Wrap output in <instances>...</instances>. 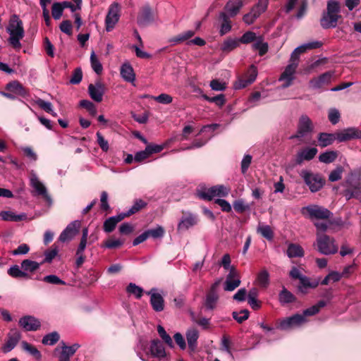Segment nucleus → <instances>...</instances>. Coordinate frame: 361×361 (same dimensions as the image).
I'll return each mask as SVG.
<instances>
[{
    "instance_id": "f257e3e1",
    "label": "nucleus",
    "mask_w": 361,
    "mask_h": 361,
    "mask_svg": "<svg viewBox=\"0 0 361 361\" xmlns=\"http://www.w3.org/2000/svg\"><path fill=\"white\" fill-rule=\"evenodd\" d=\"M322 46V42L319 41H314L304 44L295 49L291 54L290 63L286 67L284 71L281 73L279 78V81L283 82L281 85L282 88H287L292 85L293 81L295 79V71L298 66L300 54L305 52L307 50L317 49Z\"/></svg>"
},
{
    "instance_id": "f03ea898",
    "label": "nucleus",
    "mask_w": 361,
    "mask_h": 361,
    "mask_svg": "<svg viewBox=\"0 0 361 361\" xmlns=\"http://www.w3.org/2000/svg\"><path fill=\"white\" fill-rule=\"evenodd\" d=\"M340 5L334 0L327 2L326 11L324 12L320 20L321 26L324 29L336 27L339 18H341Z\"/></svg>"
},
{
    "instance_id": "7ed1b4c3",
    "label": "nucleus",
    "mask_w": 361,
    "mask_h": 361,
    "mask_svg": "<svg viewBox=\"0 0 361 361\" xmlns=\"http://www.w3.org/2000/svg\"><path fill=\"white\" fill-rule=\"evenodd\" d=\"M7 32L10 35L8 39L9 43L14 48L20 49L21 44L20 41L24 37V29L23 22L18 16L13 15L11 16L7 27Z\"/></svg>"
},
{
    "instance_id": "20e7f679",
    "label": "nucleus",
    "mask_w": 361,
    "mask_h": 361,
    "mask_svg": "<svg viewBox=\"0 0 361 361\" xmlns=\"http://www.w3.org/2000/svg\"><path fill=\"white\" fill-rule=\"evenodd\" d=\"M230 188L224 185H216L211 188H203L197 190V196L204 200L211 201L214 197H226Z\"/></svg>"
},
{
    "instance_id": "39448f33",
    "label": "nucleus",
    "mask_w": 361,
    "mask_h": 361,
    "mask_svg": "<svg viewBox=\"0 0 361 361\" xmlns=\"http://www.w3.org/2000/svg\"><path fill=\"white\" fill-rule=\"evenodd\" d=\"M314 130V125L307 115H302L298 121L296 133L290 137V139H298L305 141Z\"/></svg>"
},
{
    "instance_id": "423d86ee",
    "label": "nucleus",
    "mask_w": 361,
    "mask_h": 361,
    "mask_svg": "<svg viewBox=\"0 0 361 361\" xmlns=\"http://www.w3.org/2000/svg\"><path fill=\"white\" fill-rule=\"evenodd\" d=\"M317 245L318 251L325 255L335 254L338 250L334 239L325 234L317 233Z\"/></svg>"
},
{
    "instance_id": "0eeeda50",
    "label": "nucleus",
    "mask_w": 361,
    "mask_h": 361,
    "mask_svg": "<svg viewBox=\"0 0 361 361\" xmlns=\"http://www.w3.org/2000/svg\"><path fill=\"white\" fill-rule=\"evenodd\" d=\"M301 213L302 215L307 216L312 220L329 219L332 216V213L329 209L317 204H311L302 207Z\"/></svg>"
},
{
    "instance_id": "6e6552de",
    "label": "nucleus",
    "mask_w": 361,
    "mask_h": 361,
    "mask_svg": "<svg viewBox=\"0 0 361 361\" xmlns=\"http://www.w3.org/2000/svg\"><path fill=\"white\" fill-rule=\"evenodd\" d=\"M300 176L312 192L319 191L324 185V180L318 173H314L308 170H302Z\"/></svg>"
},
{
    "instance_id": "1a4fd4ad",
    "label": "nucleus",
    "mask_w": 361,
    "mask_h": 361,
    "mask_svg": "<svg viewBox=\"0 0 361 361\" xmlns=\"http://www.w3.org/2000/svg\"><path fill=\"white\" fill-rule=\"evenodd\" d=\"M306 322L307 319L303 315L296 314L279 321L277 327L281 330L287 331L299 327Z\"/></svg>"
},
{
    "instance_id": "9d476101",
    "label": "nucleus",
    "mask_w": 361,
    "mask_h": 361,
    "mask_svg": "<svg viewBox=\"0 0 361 361\" xmlns=\"http://www.w3.org/2000/svg\"><path fill=\"white\" fill-rule=\"evenodd\" d=\"M30 186L34 189V195L42 196L47 202H51V199L47 192V188L33 171L30 175Z\"/></svg>"
},
{
    "instance_id": "9b49d317",
    "label": "nucleus",
    "mask_w": 361,
    "mask_h": 361,
    "mask_svg": "<svg viewBox=\"0 0 361 361\" xmlns=\"http://www.w3.org/2000/svg\"><path fill=\"white\" fill-rule=\"evenodd\" d=\"M121 7L118 3L110 5L105 18V26L107 32H111L118 22L120 18Z\"/></svg>"
},
{
    "instance_id": "f8f14e48",
    "label": "nucleus",
    "mask_w": 361,
    "mask_h": 361,
    "mask_svg": "<svg viewBox=\"0 0 361 361\" xmlns=\"http://www.w3.org/2000/svg\"><path fill=\"white\" fill-rule=\"evenodd\" d=\"M343 187L356 189L361 185V169H355L350 170L346 175L342 183Z\"/></svg>"
},
{
    "instance_id": "ddd939ff",
    "label": "nucleus",
    "mask_w": 361,
    "mask_h": 361,
    "mask_svg": "<svg viewBox=\"0 0 361 361\" xmlns=\"http://www.w3.org/2000/svg\"><path fill=\"white\" fill-rule=\"evenodd\" d=\"M220 280L215 281L211 286L210 290L207 293L205 298L204 305L207 310H214L219 300V295L217 288L220 283Z\"/></svg>"
},
{
    "instance_id": "4468645a",
    "label": "nucleus",
    "mask_w": 361,
    "mask_h": 361,
    "mask_svg": "<svg viewBox=\"0 0 361 361\" xmlns=\"http://www.w3.org/2000/svg\"><path fill=\"white\" fill-rule=\"evenodd\" d=\"M337 140L340 142L350 140L360 139L361 130L357 128H348L336 132Z\"/></svg>"
},
{
    "instance_id": "2eb2a0df",
    "label": "nucleus",
    "mask_w": 361,
    "mask_h": 361,
    "mask_svg": "<svg viewBox=\"0 0 361 361\" xmlns=\"http://www.w3.org/2000/svg\"><path fill=\"white\" fill-rule=\"evenodd\" d=\"M80 225V221H74L70 223L60 234L59 240L62 243L72 240L78 233Z\"/></svg>"
},
{
    "instance_id": "dca6fc26",
    "label": "nucleus",
    "mask_w": 361,
    "mask_h": 361,
    "mask_svg": "<svg viewBox=\"0 0 361 361\" xmlns=\"http://www.w3.org/2000/svg\"><path fill=\"white\" fill-rule=\"evenodd\" d=\"M334 75V71H327L320 75L319 77L313 78L310 80V87L314 90L322 88L324 85L331 82Z\"/></svg>"
},
{
    "instance_id": "f3484780",
    "label": "nucleus",
    "mask_w": 361,
    "mask_h": 361,
    "mask_svg": "<svg viewBox=\"0 0 361 361\" xmlns=\"http://www.w3.org/2000/svg\"><path fill=\"white\" fill-rule=\"evenodd\" d=\"M257 75V67L254 65H251L247 72L245 73L244 78L239 80L238 82L235 85V88H244L252 84L256 80Z\"/></svg>"
},
{
    "instance_id": "a211bd4d",
    "label": "nucleus",
    "mask_w": 361,
    "mask_h": 361,
    "mask_svg": "<svg viewBox=\"0 0 361 361\" xmlns=\"http://www.w3.org/2000/svg\"><path fill=\"white\" fill-rule=\"evenodd\" d=\"M20 326L27 331H37L40 326V322L32 316H25L19 320Z\"/></svg>"
},
{
    "instance_id": "6ab92c4d",
    "label": "nucleus",
    "mask_w": 361,
    "mask_h": 361,
    "mask_svg": "<svg viewBox=\"0 0 361 361\" xmlns=\"http://www.w3.org/2000/svg\"><path fill=\"white\" fill-rule=\"evenodd\" d=\"M197 216L192 213H185L182 218L179 224H178V230L183 231L187 230L189 228L196 225L197 224Z\"/></svg>"
},
{
    "instance_id": "aec40b11",
    "label": "nucleus",
    "mask_w": 361,
    "mask_h": 361,
    "mask_svg": "<svg viewBox=\"0 0 361 361\" xmlns=\"http://www.w3.org/2000/svg\"><path fill=\"white\" fill-rule=\"evenodd\" d=\"M153 20V12L149 5L142 8L137 16V23L140 25L145 26Z\"/></svg>"
},
{
    "instance_id": "412c9836",
    "label": "nucleus",
    "mask_w": 361,
    "mask_h": 361,
    "mask_svg": "<svg viewBox=\"0 0 361 361\" xmlns=\"http://www.w3.org/2000/svg\"><path fill=\"white\" fill-rule=\"evenodd\" d=\"M88 92L90 97L97 102L102 101L104 93V87L101 82H97L95 85L90 84L88 86Z\"/></svg>"
},
{
    "instance_id": "4be33fe9",
    "label": "nucleus",
    "mask_w": 361,
    "mask_h": 361,
    "mask_svg": "<svg viewBox=\"0 0 361 361\" xmlns=\"http://www.w3.org/2000/svg\"><path fill=\"white\" fill-rule=\"evenodd\" d=\"M316 147H305L298 152L296 157V162L301 164L304 161L312 160L317 154Z\"/></svg>"
},
{
    "instance_id": "5701e85b",
    "label": "nucleus",
    "mask_w": 361,
    "mask_h": 361,
    "mask_svg": "<svg viewBox=\"0 0 361 361\" xmlns=\"http://www.w3.org/2000/svg\"><path fill=\"white\" fill-rule=\"evenodd\" d=\"M243 5L242 0H228L224 7L226 13L230 17H234L239 13Z\"/></svg>"
},
{
    "instance_id": "b1692460",
    "label": "nucleus",
    "mask_w": 361,
    "mask_h": 361,
    "mask_svg": "<svg viewBox=\"0 0 361 361\" xmlns=\"http://www.w3.org/2000/svg\"><path fill=\"white\" fill-rule=\"evenodd\" d=\"M20 333L17 329H12L8 334V338L3 347L4 352L7 353L15 348L20 339Z\"/></svg>"
},
{
    "instance_id": "393cba45",
    "label": "nucleus",
    "mask_w": 361,
    "mask_h": 361,
    "mask_svg": "<svg viewBox=\"0 0 361 361\" xmlns=\"http://www.w3.org/2000/svg\"><path fill=\"white\" fill-rule=\"evenodd\" d=\"M154 289H152L147 293L150 297V304L153 310L156 312H161L164 308V300L163 297L159 294L153 292Z\"/></svg>"
},
{
    "instance_id": "a878e982",
    "label": "nucleus",
    "mask_w": 361,
    "mask_h": 361,
    "mask_svg": "<svg viewBox=\"0 0 361 361\" xmlns=\"http://www.w3.org/2000/svg\"><path fill=\"white\" fill-rule=\"evenodd\" d=\"M6 89L11 93L16 94L22 97H26L28 94V91L16 80L8 83Z\"/></svg>"
},
{
    "instance_id": "bb28decb",
    "label": "nucleus",
    "mask_w": 361,
    "mask_h": 361,
    "mask_svg": "<svg viewBox=\"0 0 361 361\" xmlns=\"http://www.w3.org/2000/svg\"><path fill=\"white\" fill-rule=\"evenodd\" d=\"M0 218L6 221H20L27 219V215L25 213L16 214L12 211H2L0 212Z\"/></svg>"
},
{
    "instance_id": "cd10ccee",
    "label": "nucleus",
    "mask_w": 361,
    "mask_h": 361,
    "mask_svg": "<svg viewBox=\"0 0 361 361\" xmlns=\"http://www.w3.org/2000/svg\"><path fill=\"white\" fill-rule=\"evenodd\" d=\"M150 353L152 357L159 358H166L165 349L158 340L153 341L150 345Z\"/></svg>"
},
{
    "instance_id": "c85d7f7f",
    "label": "nucleus",
    "mask_w": 361,
    "mask_h": 361,
    "mask_svg": "<svg viewBox=\"0 0 361 361\" xmlns=\"http://www.w3.org/2000/svg\"><path fill=\"white\" fill-rule=\"evenodd\" d=\"M121 75L124 80L128 82H133L135 80L134 70L129 63H124L121 66Z\"/></svg>"
},
{
    "instance_id": "c756f323",
    "label": "nucleus",
    "mask_w": 361,
    "mask_h": 361,
    "mask_svg": "<svg viewBox=\"0 0 361 361\" xmlns=\"http://www.w3.org/2000/svg\"><path fill=\"white\" fill-rule=\"evenodd\" d=\"M336 140H337L336 133L334 134L321 133L318 135L319 145L321 147L331 145Z\"/></svg>"
},
{
    "instance_id": "7c9ffc66",
    "label": "nucleus",
    "mask_w": 361,
    "mask_h": 361,
    "mask_svg": "<svg viewBox=\"0 0 361 361\" xmlns=\"http://www.w3.org/2000/svg\"><path fill=\"white\" fill-rule=\"evenodd\" d=\"M300 285L298 286V290L302 293H307V288H314L318 286L319 281V280L311 281L308 277L303 276L300 279Z\"/></svg>"
},
{
    "instance_id": "2f4dec72",
    "label": "nucleus",
    "mask_w": 361,
    "mask_h": 361,
    "mask_svg": "<svg viewBox=\"0 0 361 361\" xmlns=\"http://www.w3.org/2000/svg\"><path fill=\"white\" fill-rule=\"evenodd\" d=\"M199 337V332L195 328L189 329L186 332V338L189 348L194 351L197 346V341Z\"/></svg>"
},
{
    "instance_id": "473e14b6",
    "label": "nucleus",
    "mask_w": 361,
    "mask_h": 361,
    "mask_svg": "<svg viewBox=\"0 0 361 361\" xmlns=\"http://www.w3.org/2000/svg\"><path fill=\"white\" fill-rule=\"evenodd\" d=\"M195 32L193 30L185 31L175 37H173L169 39V42L171 45H176L180 44L186 40H188L195 35Z\"/></svg>"
},
{
    "instance_id": "72a5a7b5",
    "label": "nucleus",
    "mask_w": 361,
    "mask_h": 361,
    "mask_svg": "<svg viewBox=\"0 0 361 361\" xmlns=\"http://www.w3.org/2000/svg\"><path fill=\"white\" fill-rule=\"evenodd\" d=\"M240 46V41L238 38H227L221 46V50L225 53H229Z\"/></svg>"
},
{
    "instance_id": "f704fd0d",
    "label": "nucleus",
    "mask_w": 361,
    "mask_h": 361,
    "mask_svg": "<svg viewBox=\"0 0 361 361\" xmlns=\"http://www.w3.org/2000/svg\"><path fill=\"white\" fill-rule=\"evenodd\" d=\"M230 16H228L225 12H221L219 14V18L222 20L221 29L219 33L221 36L229 32L231 30V23L229 20Z\"/></svg>"
},
{
    "instance_id": "c9c22d12",
    "label": "nucleus",
    "mask_w": 361,
    "mask_h": 361,
    "mask_svg": "<svg viewBox=\"0 0 361 361\" xmlns=\"http://www.w3.org/2000/svg\"><path fill=\"white\" fill-rule=\"evenodd\" d=\"M279 300L282 305H284L295 302L296 300V298L292 293L283 287L279 294Z\"/></svg>"
},
{
    "instance_id": "e433bc0d",
    "label": "nucleus",
    "mask_w": 361,
    "mask_h": 361,
    "mask_svg": "<svg viewBox=\"0 0 361 361\" xmlns=\"http://www.w3.org/2000/svg\"><path fill=\"white\" fill-rule=\"evenodd\" d=\"M257 284L261 288H266L269 284V274L267 269H262L257 276Z\"/></svg>"
},
{
    "instance_id": "4c0bfd02",
    "label": "nucleus",
    "mask_w": 361,
    "mask_h": 361,
    "mask_svg": "<svg viewBox=\"0 0 361 361\" xmlns=\"http://www.w3.org/2000/svg\"><path fill=\"white\" fill-rule=\"evenodd\" d=\"M287 255L290 258L302 257L304 255V251L300 245L291 243L288 245Z\"/></svg>"
},
{
    "instance_id": "58836bf2",
    "label": "nucleus",
    "mask_w": 361,
    "mask_h": 361,
    "mask_svg": "<svg viewBox=\"0 0 361 361\" xmlns=\"http://www.w3.org/2000/svg\"><path fill=\"white\" fill-rule=\"evenodd\" d=\"M338 157V153L336 151H327L322 153L319 156V161L324 164H330L334 162Z\"/></svg>"
},
{
    "instance_id": "ea45409f",
    "label": "nucleus",
    "mask_w": 361,
    "mask_h": 361,
    "mask_svg": "<svg viewBox=\"0 0 361 361\" xmlns=\"http://www.w3.org/2000/svg\"><path fill=\"white\" fill-rule=\"evenodd\" d=\"M252 47L253 50L259 51L260 56L264 55L268 51V44L262 42V37H258Z\"/></svg>"
},
{
    "instance_id": "a19ab883",
    "label": "nucleus",
    "mask_w": 361,
    "mask_h": 361,
    "mask_svg": "<svg viewBox=\"0 0 361 361\" xmlns=\"http://www.w3.org/2000/svg\"><path fill=\"white\" fill-rule=\"evenodd\" d=\"M344 168L338 165L334 170H332L329 175V180L331 182H336L341 179Z\"/></svg>"
},
{
    "instance_id": "79ce46f5",
    "label": "nucleus",
    "mask_w": 361,
    "mask_h": 361,
    "mask_svg": "<svg viewBox=\"0 0 361 361\" xmlns=\"http://www.w3.org/2000/svg\"><path fill=\"white\" fill-rule=\"evenodd\" d=\"M240 279H226L224 289L225 291H233L240 285Z\"/></svg>"
},
{
    "instance_id": "37998d69",
    "label": "nucleus",
    "mask_w": 361,
    "mask_h": 361,
    "mask_svg": "<svg viewBox=\"0 0 361 361\" xmlns=\"http://www.w3.org/2000/svg\"><path fill=\"white\" fill-rule=\"evenodd\" d=\"M144 97L145 98H152L154 100L157 101L159 103L164 104H169L172 102L173 97L168 94H161L159 96H149V95H145Z\"/></svg>"
},
{
    "instance_id": "c03bdc74",
    "label": "nucleus",
    "mask_w": 361,
    "mask_h": 361,
    "mask_svg": "<svg viewBox=\"0 0 361 361\" xmlns=\"http://www.w3.org/2000/svg\"><path fill=\"white\" fill-rule=\"evenodd\" d=\"M260 14V11H257V8H252L250 13L244 15L243 20L246 24L250 25L255 22Z\"/></svg>"
},
{
    "instance_id": "a18cd8bd",
    "label": "nucleus",
    "mask_w": 361,
    "mask_h": 361,
    "mask_svg": "<svg viewBox=\"0 0 361 361\" xmlns=\"http://www.w3.org/2000/svg\"><path fill=\"white\" fill-rule=\"evenodd\" d=\"M80 345L78 343H75L71 346H67L64 342H61V353H64L69 358L73 356Z\"/></svg>"
},
{
    "instance_id": "49530a36",
    "label": "nucleus",
    "mask_w": 361,
    "mask_h": 361,
    "mask_svg": "<svg viewBox=\"0 0 361 361\" xmlns=\"http://www.w3.org/2000/svg\"><path fill=\"white\" fill-rule=\"evenodd\" d=\"M90 62L94 71L98 75L101 74L103 71V67L94 51L91 54Z\"/></svg>"
},
{
    "instance_id": "de8ad7c7",
    "label": "nucleus",
    "mask_w": 361,
    "mask_h": 361,
    "mask_svg": "<svg viewBox=\"0 0 361 361\" xmlns=\"http://www.w3.org/2000/svg\"><path fill=\"white\" fill-rule=\"evenodd\" d=\"M21 267L26 271H35L39 267V264L30 259H25L21 263Z\"/></svg>"
},
{
    "instance_id": "09e8293b",
    "label": "nucleus",
    "mask_w": 361,
    "mask_h": 361,
    "mask_svg": "<svg viewBox=\"0 0 361 361\" xmlns=\"http://www.w3.org/2000/svg\"><path fill=\"white\" fill-rule=\"evenodd\" d=\"M126 291L130 294L134 295L136 298L139 299L142 295L143 289L133 283H130L126 288Z\"/></svg>"
},
{
    "instance_id": "8fccbe9b",
    "label": "nucleus",
    "mask_w": 361,
    "mask_h": 361,
    "mask_svg": "<svg viewBox=\"0 0 361 361\" xmlns=\"http://www.w3.org/2000/svg\"><path fill=\"white\" fill-rule=\"evenodd\" d=\"M59 340V334L54 331L47 334L42 339V343L44 345H53Z\"/></svg>"
},
{
    "instance_id": "3c124183",
    "label": "nucleus",
    "mask_w": 361,
    "mask_h": 361,
    "mask_svg": "<svg viewBox=\"0 0 361 361\" xmlns=\"http://www.w3.org/2000/svg\"><path fill=\"white\" fill-rule=\"evenodd\" d=\"M257 232L269 240L273 239L274 233L269 226H259L257 227Z\"/></svg>"
},
{
    "instance_id": "603ef678",
    "label": "nucleus",
    "mask_w": 361,
    "mask_h": 361,
    "mask_svg": "<svg viewBox=\"0 0 361 361\" xmlns=\"http://www.w3.org/2000/svg\"><path fill=\"white\" fill-rule=\"evenodd\" d=\"M233 205L235 211L238 213L241 214L250 209V205L246 204L242 199L234 201Z\"/></svg>"
},
{
    "instance_id": "864d4df0",
    "label": "nucleus",
    "mask_w": 361,
    "mask_h": 361,
    "mask_svg": "<svg viewBox=\"0 0 361 361\" xmlns=\"http://www.w3.org/2000/svg\"><path fill=\"white\" fill-rule=\"evenodd\" d=\"M22 347L24 350L28 352L32 356H34L37 359H39L41 357L40 352L33 345L29 344L28 343L23 341L22 343Z\"/></svg>"
},
{
    "instance_id": "5fc2aeb1",
    "label": "nucleus",
    "mask_w": 361,
    "mask_h": 361,
    "mask_svg": "<svg viewBox=\"0 0 361 361\" xmlns=\"http://www.w3.org/2000/svg\"><path fill=\"white\" fill-rule=\"evenodd\" d=\"M8 274L14 278H25L27 276V273L20 270L18 265L11 267L8 270Z\"/></svg>"
},
{
    "instance_id": "6e6d98bb",
    "label": "nucleus",
    "mask_w": 361,
    "mask_h": 361,
    "mask_svg": "<svg viewBox=\"0 0 361 361\" xmlns=\"http://www.w3.org/2000/svg\"><path fill=\"white\" fill-rule=\"evenodd\" d=\"M202 97L209 102H213V103H215L216 105H218L219 106H222L224 103H225V97L224 94H219V95H217L216 97H210L206 94H204L202 95Z\"/></svg>"
},
{
    "instance_id": "4d7b16f0",
    "label": "nucleus",
    "mask_w": 361,
    "mask_h": 361,
    "mask_svg": "<svg viewBox=\"0 0 361 361\" xmlns=\"http://www.w3.org/2000/svg\"><path fill=\"white\" fill-rule=\"evenodd\" d=\"M63 9L64 6H63L61 3H54L51 8L53 18L56 20H59L63 14Z\"/></svg>"
},
{
    "instance_id": "13d9d810",
    "label": "nucleus",
    "mask_w": 361,
    "mask_h": 361,
    "mask_svg": "<svg viewBox=\"0 0 361 361\" xmlns=\"http://www.w3.org/2000/svg\"><path fill=\"white\" fill-rule=\"evenodd\" d=\"M240 41V43L243 44H248L252 42H255L257 38L256 37V34L253 32L248 31L244 33L242 37L238 39Z\"/></svg>"
},
{
    "instance_id": "bf43d9fd",
    "label": "nucleus",
    "mask_w": 361,
    "mask_h": 361,
    "mask_svg": "<svg viewBox=\"0 0 361 361\" xmlns=\"http://www.w3.org/2000/svg\"><path fill=\"white\" fill-rule=\"evenodd\" d=\"M80 106L86 109L92 116H95L97 114V109L94 104L89 100H81Z\"/></svg>"
},
{
    "instance_id": "052dcab7",
    "label": "nucleus",
    "mask_w": 361,
    "mask_h": 361,
    "mask_svg": "<svg viewBox=\"0 0 361 361\" xmlns=\"http://www.w3.org/2000/svg\"><path fill=\"white\" fill-rule=\"evenodd\" d=\"M157 331H158V333H159V336L163 339V341L169 346L172 347L173 346V341H172L171 336L169 334H167V333L166 332L164 328L159 325L157 327Z\"/></svg>"
},
{
    "instance_id": "680f3d73",
    "label": "nucleus",
    "mask_w": 361,
    "mask_h": 361,
    "mask_svg": "<svg viewBox=\"0 0 361 361\" xmlns=\"http://www.w3.org/2000/svg\"><path fill=\"white\" fill-rule=\"evenodd\" d=\"M59 252L58 247L54 245L51 249L47 250L44 253V262H51L52 259L57 255Z\"/></svg>"
},
{
    "instance_id": "e2e57ef3",
    "label": "nucleus",
    "mask_w": 361,
    "mask_h": 361,
    "mask_svg": "<svg viewBox=\"0 0 361 361\" xmlns=\"http://www.w3.org/2000/svg\"><path fill=\"white\" fill-rule=\"evenodd\" d=\"M233 317L235 319L238 323H242L245 320L247 319L249 317V311L247 310H243L239 312H233Z\"/></svg>"
},
{
    "instance_id": "0e129e2a",
    "label": "nucleus",
    "mask_w": 361,
    "mask_h": 361,
    "mask_svg": "<svg viewBox=\"0 0 361 361\" xmlns=\"http://www.w3.org/2000/svg\"><path fill=\"white\" fill-rule=\"evenodd\" d=\"M328 117L330 122L335 125L339 122L341 114L338 109L334 108L329 110Z\"/></svg>"
},
{
    "instance_id": "69168bd1",
    "label": "nucleus",
    "mask_w": 361,
    "mask_h": 361,
    "mask_svg": "<svg viewBox=\"0 0 361 361\" xmlns=\"http://www.w3.org/2000/svg\"><path fill=\"white\" fill-rule=\"evenodd\" d=\"M35 103L38 105L42 109L45 111L46 112H51V109H53L52 104L51 102H46L40 98H38L35 101Z\"/></svg>"
},
{
    "instance_id": "338daca9",
    "label": "nucleus",
    "mask_w": 361,
    "mask_h": 361,
    "mask_svg": "<svg viewBox=\"0 0 361 361\" xmlns=\"http://www.w3.org/2000/svg\"><path fill=\"white\" fill-rule=\"evenodd\" d=\"M147 205V203L142 200H137L133 205L130 207V209L128 210L129 212V214H130V215L137 212L138 211H140L141 209L144 208L145 206Z\"/></svg>"
},
{
    "instance_id": "774afa93",
    "label": "nucleus",
    "mask_w": 361,
    "mask_h": 361,
    "mask_svg": "<svg viewBox=\"0 0 361 361\" xmlns=\"http://www.w3.org/2000/svg\"><path fill=\"white\" fill-rule=\"evenodd\" d=\"M117 223L114 220V218L109 217L104 223V230L106 233L112 232L116 228Z\"/></svg>"
}]
</instances>
